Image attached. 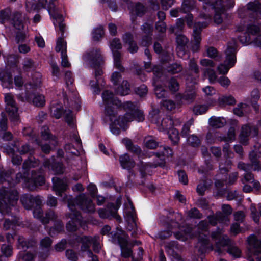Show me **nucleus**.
I'll return each instance as SVG.
<instances>
[{
    "mask_svg": "<svg viewBox=\"0 0 261 261\" xmlns=\"http://www.w3.org/2000/svg\"><path fill=\"white\" fill-rule=\"evenodd\" d=\"M102 97L105 105H113L118 108L122 106L121 101L109 90H105L102 93Z\"/></svg>",
    "mask_w": 261,
    "mask_h": 261,
    "instance_id": "nucleus-19",
    "label": "nucleus"
},
{
    "mask_svg": "<svg viewBox=\"0 0 261 261\" xmlns=\"http://www.w3.org/2000/svg\"><path fill=\"white\" fill-rule=\"evenodd\" d=\"M0 81L4 88H8L12 84V76L10 73L6 71L0 72Z\"/></svg>",
    "mask_w": 261,
    "mask_h": 261,
    "instance_id": "nucleus-32",
    "label": "nucleus"
},
{
    "mask_svg": "<svg viewBox=\"0 0 261 261\" xmlns=\"http://www.w3.org/2000/svg\"><path fill=\"white\" fill-rule=\"evenodd\" d=\"M122 142L128 151L137 155H140L141 154L142 150L141 148L138 145H134L130 139L124 138L122 140Z\"/></svg>",
    "mask_w": 261,
    "mask_h": 261,
    "instance_id": "nucleus-29",
    "label": "nucleus"
},
{
    "mask_svg": "<svg viewBox=\"0 0 261 261\" xmlns=\"http://www.w3.org/2000/svg\"><path fill=\"white\" fill-rule=\"evenodd\" d=\"M32 102L35 107H43L45 103V97L42 94L36 95L34 97Z\"/></svg>",
    "mask_w": 261,
    "mask_h": 261,
    "instance_id": "nucleus-51",
    "label": "nucleus"
},
{
    "mask_svg": "<svg viewBox=\"0 0 261 261\" xmlns=\"http://www.w3.org/2000/svg\"><path fill=\"white\" fill-rule=\"evenodd\" d=\"M208 224L206 220L201 221L197 225L194 233L198 237V243L196 246L199 255L203 254L208 250H212V245L208 239Z\"/></svg>",
    "mask_w": 261,
    "mask_h": 261,
    "instance_id": "nucleus-3",
    "label": "nucleus"
},
{
    "mask_svg": "<svg viewBox=\"0 0 261 261\" xmlns=\"http://www.w3.org/2000/svg\"><path fill=\"white\" fill-rule=\"evenodd\" d=\"M58 219V215L54 211L49 209L46 211L45 216L42 218V223L47 224L50 221H55Z\"/></svg>",
    "mask_w": 261,
    "mask_h": 261,
    "instance_id": "nucleus-39",
    "label": "nucleus"
},
{
    "mask_svg": "<svg viewBox=\"0 0 261 261\" xmlns=\"http://www.w3.org/2000/svg\"><path fill=\"white\" fill-rule=\"evenodd\" d=\"M207 26V23L198 22L194 23L193 36L195 43L192 47L193 51H197L199 50V44L201 40V32L203 28Z\"/></svg>",
    "mask_w": 261,
    "mask_h": 261,
    "instance_id": "nucleus-15",
    "label": "nucleus"
},
{
    "mask_svg": "<svg viewBox=\"0 0 261 261\" xmlns=\"http://www.w3.org/2000/svg\"><path fill=\"white\" fill-rule=\"evenodd\" d=\"M135 119V116L133 113H126L124 116H119L117 119L118 125L121 127H124L127 123L132 122Z\"/></svg>",
    "mask_w": 261,
    "mask_h": 261,
    "instance_id": "nucleus-34",
    "label": "nucleus"
},
{
    "mask_svg": "<svg viewBox=\"0 0 261 261\" xmlns=\"http://www.w3.org/2000/svg\"><path fill=\"white\" fill-rule=\"evenodd\" d=\"M158 166L161 167H164L165 166V163L162 160L161 162L158 163H144L142 161H140L138 164V167L139 168V171L140 173L141 180L136 181L134 184H138L139 185H144L145 181V178L147 176L146 171L148 168H156Z\"/></svg>",
    "mask_w": 261,
    "mask_h": 261,
    "instance_id": "nucleus-13",
    "label": "nucleus"
},
{
    "mask_svg": "<svg viewBox=\"0 0 261 261\" xmlns=\"http://www.w3.org/2000/svg\"><path fill=\"white\" fill-rule=\"evenodd\" d=\"M179 83L177 80L174 77H172L168 82V88L169 90L173 92H175L179 90Z\"/></svg>",
    "mask_w": 261,
    "mask_h": 261,
    "instance_id": "nucleus-63",
    "label": "nucleus"
},
{
    "mask_svg": "<svg viewBox=\"0 0 261 261\" xmlns=\"http://www.w3.org/2000/svg\"><path fill=\"white\" fill-rule=\"evenodd\" d=\"M111 105H105V114L106 116L109 117V119L111 122L117 120L116 113Z\"/></svg>",
    "mask_w": 261,
    "mask_h": 261,
    "instance_id": "nucleus-48",
    "label": "nucleus"
},
{
    "mask_svg": "<svg viewBox=\"0 0 261 261\" xmlns=\"http://www.w3.org/2000/svg\"><path fill=\"white\" fill-rule=\"evenodd\" d=\"M176 43L177 44V49L178 52H184L186 50V47L189 42V39L187 37L182 34H179L176 37Z\"/></svg>",
    "mask_w": 261,
    "mask_h": 261,
    "instance_id": "nucleus-33",
    "label": "nucleus"
},
{
    "mask_svg": "<svg viewBox=\"0 0 261 261\" xmlns=\"http://www.w3.org/2000/svg\"><path fill=\"white\" fill-rule=\"evenodd\" d=\"M54 222V225L51 227L49 230V234L51 237L64 231V224L61 220L57 219Z\"/></svg>",
    "mask_w": 261,
    "mask_h": 261,
    "instance_id": "nucleus-36",
    "label": "nucleus"
},
{
    "mask_svg": "<svg viewBox=\"0 0 261 261\" xmlns=\"http://www.w3.org/2000/svg\"><path fill=\"white\" fill-rule=\"evenodd\" d=\"M41 74L40 72H36L32 74L31 80L27 82L24 87L27 90H36L40 87L41 84Z\"/></svg>",
    "mask_w": 261,
    "mask_h": 261,
    "instance_id": "nucleus-20",
    "label": "nucleus"
},
{
    "mask_svg": "<svg viewBox=\"0 0 261 261\" xmlns=\"http://www.w3.org/2000/svg\"><path fill=\"white\" fill-rule=\"evenodd\" d=\"M118 207V205L112 203H109L108 204L106 208H100L98 211V214L100 217L102 219H111L114 218L119 223H120L121 222V218L117 214Z\"/></svg>",
    "mask_w": 261,
    "mask_h": 261,
    "instance_id": "nucleus-12",
    "label": "nucleus"
},
{
    "mask_svg": "<svg viewBox=\"0 0 261 261\" xmlns=\"http://www.w3.org/2000/svg\"><path fill=\"white\" fill-rule=\"evenodd\" d=\"M226 120L224 118L213 116L209 119L210 125L215 128H221L226 124Z\"/></svg>",
    "mask_w": 261,
    "mask_h": 261,
    "instance_id": "nucleus-38",
    "label": "nucleus"
},
{
    "mask_svg": "<svg viewBox=\"0 0 261 261\" xmlns=\"http://www.w3.org/2000/svg\"><path fill=\"white\" fill-rule=\"evenodd\" d=\"M260 185L258 181H255L251 173H246V192L251 191L253 188L258 189Z\"/></svg>",
    "mask_w": 261,
    "mask_h": 261,
    "instance_id": "nucleus-28",
    "label": "nucleus"
},
{
    "mask_svg": "<svg viewBox=\"0 0 261 261\" xmlns=\"http://www.w3.org/2000/svg\"><path fill=\"white\" fill-rule=\"evenodd\" d=\"M144 146L150 149H154L159 146V142L153 136H147L144 139Z\"/></svg>",
    "mask_w": 261,
    "mask_h": 261,
    "instance_id": "nucleus-43",
    "label": "nucleus"
},
{
    "mask_svg": "<svg viewBox=\"0 0 261 261\" xmlns=\"http://www.w3.org/2000/svg\"><path fill=\"white\" fill-rule=\"evenodd\" d=\"M18 198V193L14 187L3 186L0 188V212L3 215H9Z\"/></svg>",
    "mask_w": 261,
    "mask_h": 261,
    "instance_id": "nucleus-2",
    "label": "nucleus"
},
{
    "mask_svg": "<svg viewBox=\"0 0 261 261\" xmlns=\"http://www.w3.org/2000/svg\"><path fill=\"white\" fill-rule=\"evenodd\" d=\"M35 255L30 252L21 251L18 255V258L24 261H34Z\"/></svg>",
    "mask_w": 261,
    "mask_h": 261,
    "instance_id": "nucleus-50",
    "label": "nucleus"
},
{
    "mask_svg": "<svg viewBox=\"0 0 261 261\" xmlns=\"http://www.w3.org/2000/svg\"><path fill=\"white\" fill-rule=\"evenodd\" d=\"M93 237L83 236L77 239V241L81 243V250L85 252L90 249L92 245Z\"/></svg>",
    "mask_w": 261,
    "mask_h": 261,
    "instance_id": "nucleus-31",
    "label": "nucleus"
},
{
    "mask_svg": "<svg viewBox=\"0 0 261 261\" xmlns=\"http://www.w3.org/2000/svg\"><path fill=\"white\" fill-rule=\"evenodd\" d=\"M84 61L91 68H101L104 64V60L101 50L99 48L93 47L86 51L82 56Z\"/></svg>",
    "mask_w": 261,
    "mask_h": 261,
    "instance_id": "nucleus-5",
    "label": "nucleus"
},
{
    "mask_svg": "<svg viewBox=\"0 0 261 261\" xmlns=\"http://www.w3.org/2000/svg\"><path fill=\"white\" fill-rule=\"evenodd\" d=\"M171 131V133H169V138L172 142L173 144L176 145L179 141L178 131L176 129H172Z\"/></svg>",
    "mask_w": 261,
    "mask_h": 261,
    "instance_id": "nucleus-62",
    "label": "nucleus"
},
{
    "mask_svg": "<svg viewBox=\"0 0 261 261\" xmlns=\"http://www.w3.org/2000/svg\"><path fill=\"white\" fill-rule=\"evenodd\" d=\"M234 2L233 0H227V4H223L222 0H216L213 1L212 0L211 3H208V5L211 8L215 10V12H224L226 8H230L233 6Z\"/></svg>",
    "mask_w": 261,
    "mask_h": 261,
    "instance_id": "nucleus-17",
    "label": "nucleus"
},
{
    "mask_svg": "<svg viewBox=\"0 0 261 261\" xmlns=\"http://www.w3.org/2000/svg\"><path fill=\"white\" fill-rule=\"evenodd\" d=\"M111 230V227L109 225H105L101 229L100 233L102 235H107L111 239V242H112V239H113V233H117L120 236H122L124 233L123 232H119L118 231H113L110 232Z\"/></svg>",
    "mask_w": 261,
    "mask_h": 261,
    "instance_id": "nucleus-47",
    "label": "nucleus"
},
{
    "mask_svg": "<svg viewBox=\"0 0 261 261\" xmlns=\"http://www.w3.org/2000/svg\"><path fill=\"white\" fill-rule=\"evenodd\" d=\"M52 181L53 182V190L55 191L57 195L62 197V193L67 188V185L63 180L56 177H53Z\"/></svg>",
    "mask_w": 261,
    "mask_h": 261,
    "instance_id": "nucleus-22",
    "label": "nucleus"
},
{
    "mask_svg": "<svg viewBox=\"0 0 261 261\" xmlns=\"http://www.w3.org/2000/svg\"><path fill=\"white\" fill-rule=\"evenodd\" d=\"M50 111L52 115L57 119L61 118L64 112L63 108L60 106H58L55 107L52 106L50 108Z\"/></svg>",
    "mask_w": 261,
    "mask_h": 261,
    "instance_id": "nucleus-54",
    "label": "nucleus"
},
{
    "mask_svg": "<svg viewBox=\"0 0 261 261\" xmlns=\"http://www.w3.org/2000/svg\"><path fill=\"white\" fill-rule=\"evenodd\" d=\"M41 137H42V139L45 140H55V137L50 134L49 129H48V128L47 127L44 126V127H42L41 130Z\"/></svg>",
    "mask_w": 261,
    "mask_h": 261,
    "instance_id": "nucleus-61",
    "label": "nucleus"
},
{
    "mask_svg": "<svg viewBox=\"0 0 261 261\" xmlns=\"http://www.w3.org/2000/svg\"><path fill=\"white\" fill-rule=\"evenodd\" d=\"M113 235L114 237L112 239V243L120 246L121 255L124 258H128L132 256L133 251L128 247L129 243L126 234L124 233L122 236H120L117 233H113Z\"/></svg>",
    "mask_w": 261,
    "mask_h": 261,
    "instance_id": "nucleus-7",
    "label": "nucleus"
},
{
    "mask_svg": "<svg viewBox=\"0 0 261 261\" xmlns=\"http://www.w3.org/2000/svg\"><path fill=\"white\" fill-rule=\"evenodd\" d=\"M166 251L168 254L173 256L175 258L179 259L180 258V255L176 251L175 249L178 250L179 249L178 243L176 241H171L168 243L166 245Z\"/></svg>",
    "mask_w": 261,
    "mask_h": 261,
    "instance_id": "nucleus-30",
    "label": "nucleus"
},
{
    "mask_svg": "<svg viewBox=\"0 0 261 261\" xmlns=\"http://www.w3.org/2000/svg\"><path fill=\"white\" fill-rule=\"evenodd\" d=\"M227 252L235 258H239L241 256V250L236 246H229L228 247Z\"/></svg>",
    "mask_w": 261,
    "mask_h": 261,
    "instance_id": "nucleus-60",
    "label": "nucleus"
},
{
    "mask_svg": "<svg viewBox=\"0 0 261 261\" xmlns=\"http://www.w3.org/2000/svg\"><path fill=\"white\" fill-rule=\"evenodd\" d=\"M20 201L26 210H31L36 205H41L42 202L41 196H34L29 194L22 195L20 197Z\"/></svg>",
    "mask_w": 261,
    "mask_h": 261,
    "instance_id": "nucleus-14",
    "label": "nucleus"
},
{
    "mask_svg": "<svg viewBox=\"0 0 261 261\" xmlns=\"http://www.w3.org/2000/svg\"><path fill=\"white\" fill-rule=\"evenodd\" d=\"M65 30V27L64 29V32L63 33L60 30L61 33V36L58 39L56 46V51L57 52L61 51V53L62 51L66 52V43L64 42L63 38Z\"/></svg>",
    "mask_w": 261,
    "mask_h": 261,
    "instance_id": "nucleus-45",
    "label": "nucleus"
},
{
    "mask_svg": "<svg viewBox=\"0 0 261 261\" xmlns=\"http://www.w3.org/2000/svg\"><path fill=\"white\" fill-rule=\"evenodd\" d=\"M208 109V107L205 105H197L194 107L193 112L196 115H201L205 113Z\"/></svg>",
    "mask_w": 261,
    "mask_h": 261,
    "instance_id": "nucleus-64",
    "label": "nucleus"
},
{
    "mask_svg": "<svg viewBox=\"0 0 261 261\" xmlns=\"http://www.w3.org/2000/svg\"><path fill=\"white\" fill-rule=\"evenodd\" d=\"M196 91L194 83H186V90L181 96V99L191 103L196 97Z\"/></svg>",
    "mask_w": 261,
    "mask_h": 261,
    "instance_id": "nucleus-18",
    "label": "nucleus"
},
{
    "mask_svg": "<svg viewBox=\"0 0 261 261\" xmlns=\"http://www.w3.org/2000/svg\"><path fill=\"white\" fill-rule=\"evenodd\" d=\"M104 34L103 28L101 26L98 27L93 30L92 32L93 39L94 41H98L102 37Z\"/></svg>",
    "mask_w": 261,
    "mask_h": 261,
    "instance_id": "nucleus-56",
    "label": "nucleus"
},
{
    "mask_svg": "<svg viewBox=\"0 0 261 261\" xmlns=\"http://www.w3.org/2000/svg\"><path fill=\"white\" fill-rule=\"evenodd\" d=\"M1 250L3 255L6 257H9L13 254V247L11 245L3 244Z\"/></svg>",
    "mask_w": 261,
    "mask_h": 261,
    "instance_id": "nucleus-55",
    "label": "nucleus"
},
{
    "mask_svg": "<svg viewBox=\"0 0 261 261\" xmlns=\"http://www.w3.org/2000/svg\"><path fill=\"white\" fill-rule=\"evenodd\" d=\"M11 173L12 172L10 170L0 169V182L3 184V186H6V187L15 186V182L11 176Z\"/></svg>",
    "mask_w": 261,
    "mask_h": 261,
    "instance_id": "nucleus-21",
    "label": "nucleus"
},
{
    "mask_svg": "<svg viewBox=\"0 0 261 261\" xmlns=\"http://www.w3.org/2000/svg\"><path fill=\"white\" fill-rule=\"evenodd\" d=\"M102 74L103 71L101 68L96 69L94 72V76L96 81H94L91 80L90 82V85L91 88H93V91L95 93H98L100 92L98 85L102 84L101 82H103V79L102 78Z\"/></svg>",
    "mask_w": 261,
    "mask_h": 261,
    "instance_id": "nucleus-24",
    "label": "nucleus"
},
{
    "mask_svg": "<svg viewBox=\"0 0 261 261\" xmlns=\"http://www.w3.org/2000/svg\"><path fill=\"white\" fill-rule=\"evenodd\" d=\"M67 203L71 213L67 214L66 217L71 219V220L66 224V227L68 231L74 232L77 229L76 222L80 221L81 219L80 213L76 210V205H79L83 211L88 213L94 212L95 206L92 200L84 194H80L75 199L68 198Z\"/></svg>",
    "mask_w": 261,
    "mask_h": 261,
    "instance_id": "nucleus-1",
    "label": "nucleus"
},
{
    "mask_svg": "<svg viewBox=\"0 0 261 261\" xmlns=\"http://www.w3.org/2000/svg\"><path fill=\"white\" fill-rule=\"evenodd\" d=\"M11 24L18 31H21L23 29V17L21 13L16 12L13 14L11 19Z\"/></svg>",
    "mask_w": 261,
    "mask_h": 261,
    "instance_id": "nucleus-26",
    "label": "nucleus"
},
{
    "mask_svg": "<svg viewBox=\"0 0 261 261\" xmlns=\"http://www.w3.org/2000/svg\"><path fill=\"white\" fill-rule=\"evenodd\" d=\"M38 165V160H36L34 156H31L24 162L22 165V168L26 172H28L31 168H35Z\"/></svg>",
    "mask_w": 261,
    "mask_h": 261,
    "instance_id": "nucleus-37",
    "label": "nucleus"
},
{
    "mask_svg": "<svg viewBox=\"0 0 261 261\" xmlns=\"http://www.w3.org/2000/svg\"><path fill=\"white\" fill-rule=\"evenodd\" d=\"M52 243L53 240L49 237H45L40 240V247L42 250L46 249L50 250Z\"/></svg>",
    "mask_w": 261,
    "mask_h": 261,
    "instance_id": "nucleus-57",
    "label": "nucleus"
},
{
    "mask_svg": "<svg viewBox=\"0 0 261 261\" xmlns=\"http://www.w3.org/2000/svg\"><path fill=\"white\" fill-rule=\"evenodd\" d=\"M222 211L217 212V216L219 217L221 221L224 222L229 221L228 216L232 213V209L229 204H223L222 205Z\"/></svg>",
    "mask_w": 261,
    "mask_h": 261,
    "instance_id": "nucleus-25",
    "label": "nucleus"
},
{
    "mask_svg": "<svg viewBox=\"0 0 261 261\" xmlns=\"http://www.w3.org/2000/svg\"><path fill=\"white\" fill-rule=\"evenodd\" d=\"M249 250L251 252L254 253H261V240L256 239L254 235L248 238Z\"/></svg>",
    "mask_w": 261,
    "mask_h": 261,
    "instance_id": "nucleus-23",
    "label": "nucleus"
},
{
    "mask_svg": "<svg viewBox=\"0 0 261 261\" xmlns=\"http://www.w3.org/2000/svg\"><path fill=\"white\" fill-rule=\"evenodd\" d=\"M130 89L128 81H123L117 89V93L121 95H126L129 93Z\"/></svg>",
    "mask_w": 261,
    "mask_h": 261,
    "instance_id": "nucleus-44",
    "label": "nucleus"
},
{
    "mask_svg": "<svg viewBox=\"0 0 261 261\" xmlns=\"http://www.w3.org/2000/svg\"><path fill=\"white\" fill-rule=\"evenodd\" d=\"M195 0H184L180 10L184 13L189 12L194 7Z\"/></svg>",
    "mask_w": 261,
    "mask_h": 261,
    "instance_id": "nucleus-46",
    "label": "nucleus"
},
{
    "mask_svg": "<svg viewBox=\"0 0 261 261\" xmlns=\"http://www.w3.org/2000/svg\"><path fill=\"white\" fill-rule=\"evenodd\" d=\"M206 51L208 57L214 58L216 60H219L220 59L221 56L216 48L213 46H206Z\"/></svg>",
    "mask_w": 261,
    "mask_h": 261,
    "instance_id": "nucleus-49",
    "label": "nucleus"
},
{
    "mask_svg": "<svg viewBox=\"0 0 261 261\" xmlns=\"http://www.w3.org/2000/svg\"><path fill=\"white\" fill-rule=\"evenodd\" d=\"M161 125L164 129H170L173 126V121L171 117L167 116L163 118L161 122Z\"/></svg>",
    "mask_w": 261,
    "mask_h": 261,
    "instance_id": "nucleus-58",
    "label": "nucleus"
},
{
    "mask_svg": "<svg viewBox=\"0 0 261 261\" xmlns=\"http://www.w3.org/2000/svg\"><path fill=\"white\" fill-rule=\"evenodd\" d=\"M237 45L234 40L229 42L227 48L225 51L226 60L224 63L221 64L217 67V70L220 74H226L229 69L234 66L236 61V53Z\"/></svg>",
    "mask_w": 261,
    "mask_h": 261,
    "instance_id": "nucleus-4",
    "label": "nucleus"
},
{
    "mask_svg": "<svg viewBox=\"0 0 261 261\" xmlns=\"http://www.w3.org/2000/svg\"><path fill=\"white\" fill-rule=\"evenodd\" d=\"M183 69L182 65L177 63L169 64L165 68L166 71L172 74L178 73L180 72Z\"/></svg>",
    "mask_w": 261,
    "mask_h": 261,
    "instance_id": "nucleus-41",
    "label": "nucleus"
},
{
    "mask_svg": "<svg viewBox=\"0 0 261 261\" xmlns=\"http://www.w3.org/2000/svg\"><path fill=\"white\" fill-rule=\"evenodd\" d=\"M204 74L207 75L210 82L214 84L217 82V77L215 71L211 68H206L204 70Z\"/></svg>",
    "mask_w": 261,
    "mask_h": 261,
    "instance_id": "nucleus-59",
    "label": "nucleus"
},
{
    "mask_svg": "<svg viewBox=\"0 0 261 261\" xmlns=\"http://www.w3.org/2000/svg\"><path fill=\"white\" fill-rule=\"evenodd\" d=\"M56 1V0H50L48 7V11L50 15L54 19L53 22L54 25L56 27L58 26L59 30L63 33L65 28V23H63L64 20L63 15L59 13L57 11V8L54 4V2Z\"/></svg>",
    "mask_w": 261,
    "mask_h": 261,
    "instance_id": "nucleus-11",
    "label": "nucleus"
},
{
    "mask_svg": "<svg viewBox=\"0 0 261 261\" xmlns=\"http://www.w3.org/2000/svg\"><path fill=\"white\" fill-rule=\"evenodd\" d=\"M119 162L123 169L128 170L129 175H128V181L126 185L130 187L135 182V174L132 169L135 167L136 163L127 153L121 155L119 157Z\"/></svg>",
    "mask_w": 261,
    "mask_h": 261,
    "instance_id": "nucleus-6",
    "label": "nucleus"
},
{
    "mask_svg": "<svg viewBox=\"0 0 261 261\" xmlns=\"http://www.w3.org/2000/svg\"><path fill=\"white\" fill-rule=\"evenodd\" d=\"M22 70L24 72H30L35 70L37 68L36 62L31 58H25L22 63Z\"/></svg>",
    "mask_w": 261,
    "mask_h": 261,
    "instance_id": "nucleus-35",
    "label": "nucleus"
},
{
    "mask_svg": "<svg viewBox=\"0 0 261 261\" xmlns=\"http://www.w3.org/2000/svg\"><path fill=\"white\" fill-rule=\"evenodd\" d=\"M218 102L221 107L225 106L226 105L233 106L236 103V100L234 97L231 95H225L218 98Z\"/></svg>",
    "mask_w": 261,
    "mask_h": 261,
    "instance_id": "nucleus-40",
    "label": "nucleus"
},
{
    "mask_svg": "<svg viewBox=\"0 0 261 261\" xmlns=\"http://www.w3.org/2000/svg\"><path fill=\"white\" fill-rule=\"evenodd\" d=\"M43 167L49 170L53 171L56 174H61L64 172V167L62 163L57 162L54 156L50 159L44 160L43 164Z\"/></svg>",
    "mask_w": 261,
    "mask_h": 261,
    "instance_id": "nucleus-16",
    "label": "nucleus"
},
{
    "mask_svg": "<svg viewBox=\"0 0 261 261\" xmlns=\"http://www.w3.org/2000/svg\"><path fill=\"white\" fill-rule=\"evenodd\" d=\"M11 11L9 8H7L0 11V22L4 24L10 19Z\"/></svg>",
    "mask_w": 261,
    "mask_h": 261,
    "instance_id": "nucleus-53",
    "label": "nucleus"
},
{
    "mask_svg": "<svg viewBox=\"0 0 261 261\" xmlns=\"http://www.w3.org/2000/svg\"><path fill=\"white\" fill-rule=\"evenodd\" d=\"M5 102L6 103L5 110L10 116L11 120L14 122L17 121L19 117L18 113V107L11 93L5 94Z\"/></svg>",
    "mask_w": 261,
    "mask_h": 261,
    "instance_id": "nucleus-10",
    "label": "nucleus"
},
{
    "mask_svg": "<svg viewBox=\"0 0 261 261\" xmlns=\"http://www.w3.org/2000/svg\"><path fill=\"white\" fill-rule=\"evenodd\" d=\"M126 220L127 222H133L136 221V214L135 208L130 202V208L127 209L125 212Z\"/></svg>",
    "mask_w": 261,
    "mask_h": 261,
    "instance_id": "nucleus-52",
    "label": "nucleus"
},
{
    "mask_svg": "<svg viewBox=\"0 0 261 261\" xmlns=\"http://www.w3.org/2000/svg\"><path fill=\"white\" fill-rule=\"evenodd\" d=\"M41 171L32 170L31 177L25 179V186L29 191H34L45 184V178Z\"/></svg>",
    "mask_w": 261,
    "mask_h": 261,
    "instance_id": "nucleus-8",
    "label": "nucleus"
},
{
    "mask_svg": "<svg viewBox=\"0 0 261 261\" xmlns=\"http://www.w3.org/2000/svg\"><path fill=\"white\" fill-rule=\"evenodd\" d=\"M17 242L18 248L25 250L29 248L33 247L36 244V242L34 240L32 239H27L22 236L18 237Z\"/></svg>",
    "mask_w": 261,
    "mask_h": 261,
    "instance_id": "nucleus-27",
    "label": "nucleus"
},
{
    "mask_svg": "<svg viewBox=\"0 0 261 261\" xmlns=\"http://www.w3.org/2000/svg\"><path fill=\"white\" fill-rule=\"evenodd\" d=\"M185 27L184 19L183 18H180L176 20V23L173 26H171L169 28V31L172 33H175L177 34L181 32Z\"/></svg>",
    "mask_w": 261,
    "mask_h": 261,
    "instance_id": "nucleus-42",
    "label": "nucleus"
},
{
    "mask_svg": "<svg viewBox=\"0 0 261 261\" xmlns=\"http://www.w3.org/2000/svg\"><path fill=\"white\" fill-rule=\"evenodd\" d=\"M110 47L113 53L115 67L121 72L124 71L121 65V54L119 50L122 48V44L119 39L115 38L110 43Z\"/></svg>",
    "mask_w": 261,
    "mask_h": 261,
    "instance_id": "nucleus-9",
    "label": "nucleus"
}]
</instances>
